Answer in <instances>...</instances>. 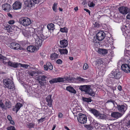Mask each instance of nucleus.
Listing matches in <instances>:
<instances>
[{
  "instance_id": "obj_18",
  "label": "nucleus",
  "mask_w": 130,
  "mask_h": 130,
  "mask_svg": "<svg viewBox=\"0 0 130 130\" xmlns=\"http://www.w3.org/2000/svg\"><path fill=\"white\" fill-rule=\"evenodd\" d=\"M42 35H43L41 32V30H37L35 31L33 37L34 39H36L37 37V38H38V39L39 38V40L41 39V36H42Z\"/></svg>"
},
{
  "instance_id": "obj_64",
  "label": "nucleus",
  "mask_w": 130,
  "mask_h": 130,
  "mask_svg": "<svg viewBox=\"0 0 130 130\" xmlns=\"http://www.w3.org/2000/svg\"><path fill=\"white\" fill-rule=\"evenodd\" d=\"M78 8L77 7H76L75 8H74V10L75 11H77V10H78Z\"/></svg>"
},
{
  "instance_id": "obj_50",
  "label": "nucleus",
  "mask_w": 130,
  "mask_h": 130,
  "mask_svg": "<svg viewBox=\"0 0 130 130\" xmlns=\"http://www.w3.org/2000/svg\"><path fill=\"white\" fill-rule=\"evenodd\" d=\"M14 23V21L13 20L9 21L8 22V23L10 24H12Z\"/></svg>"
},
{
  "instance_id": "obj_5",
  "label": "nucleus",
  "mask_w": 130,
  "mask_h": 130,
  "mask_svg": "<svg viewBox=\"0 0 130 130\" xmlns=\"http://www.w3.org/2000/svg\"><path fill=\"white\" fill-rule=\"evenodd\" d=\"M122 70L126 73L130 72V59L126 60V63L123 64L121 66Z\"/></svg>"
},
{
  "instance_id": "obj_61",
  "label": "nucleus",
  "mask_w": 130,
  "mask_h": 130,
  "mask_svg": "<svg viewBox=\"0 0 130 130\" xmlns=\"http://www.w3.org/2000/svg\"><path fill=\"white\" fill-rule=\"evenodd\" d=\"M130 120L127 123V126L128 127H129V126H130Z\"/></svg>"
},
{
  "instance_id": "obj_36",
  "label": "nucleus",
  "mask_w": 130,
  "mask_h": 130,
  "mask_svg": "<svg viewBox=\"0 0 130 130\" xmlns=\"http://www.w3.org/2000/svg\"><path fill=\"white\" fill-rule=\"evenodd\" d=\"M46 64L49 69L51 70L53 69V66L50 62H47Z\"/></svg>"
},
{
  "instance_id": "obj_28",
  "label": "nucleus",
  "mask_w": 130,
  "mask_h": 130,
  "mask_svg": "<svg viewBox=\"0 0 130 130\" xmlns=\"http://www.w3.org/2000/svg\"><path fill=\"white\" fill-rule=\"evenodd\" d=\"M2 61V62L5 64H8V63L9 61L8 59L5 57L4 56L2 58V60H1Z\"/></svg>"
},
{
  "instance_id": "obj_30",
  "label": "nucleus",
  "mask_w": 130,
  "mask_h": 130,
  "mask_svg": "<svg viewBox=\"0 0 130 130\" xmlns=\"http://www.w3.org/2000/svg\"><path fill=\"white\" fill-rule=\"evenodd\" d=\"M82 99L83 100V101L84 102H86L88 103L91 102L92 101L91 97L86 98L85 97H83L82 98Z\"/></svg>"
},
{
  "instance_id": "obj_22",
  "label": "nucleus",
  "mask_w": 130,
  "mask_h": 130,
  "mask_svg": "<svg viewBox=\"0 0 130 130\" xmlns=\"http://www.w3.org/2000/svg\"><path fill=\"white\" fill-rule=\"evenodd\" d=\"M8 64L9 66L14 68H17L19 65V63L15 62H13L10 60L9 61Z\"/></svg>"
},
{
  "instance_id": "obj_54",
  "label": "nucleus",
  "mask_w": 130,
  "mask_h": 130,
  "mask_svg": "<svg viewBox=\"0 0 130 130\" xmlns=\"http://www.w3.org/2000/svg\"><path fill=\"white\" fill-rule=\"evenodd\" d=\"M127 26H126V25H123L122 28H121L122 30V31H124L125 30V28H127Z\"/></svg>"
},
{
  "instance_id": "obj_1",
  "label": "nucleus",
  "mask_w": 130,
  "mask_h": 130,
  "mask_svg": "<svg viewBox=\"0 0 130 130\" xmlns=\"http://www.w3.org/2000/svg\"><path fill=\"white\" fill-rule=\"evenodd\" d=\"M90 87L91 86L90 85H82L79 86V89L81 91H84L86 93L92 96H94L95 93L92 91Z\"/></svg>"
},
{
  "instance_id": "obj_20",
  "label": "nucleus",
  "mask_w": 130,
  "mask_h": 130,
  "mask_svg": "<svg viewBox=\"0 0 130 130\" xmlns=\"http://www.w3.org/2000/svg\"><path fill=\"white\" fill-rule=\"evenodd\" d=\"M60 43L61 47H65L68 44V41L65 39L60 40Z\"/></svg>"
},
{
  "instance_id": "obj_24",
  "label": "nucleus",
  "mask_w": 130,
  "mask_h": 130,
  "mask_svg": "<svg viewBox=\"0 0 130 130\" xmlns=\"http://www.w3.org/2000/svg\"><path fill=\"white\" fill-rule=\"evenodd\" d=\"M51 97L52 95H49L46 98V101L48 103L47 105L50 107H51L52 105V103L53 101V100L51 99Z\"/></svg>"
},
{
  "instance_id": "obj_14",
  "label": "nucleus",
  "mask_w": 130,
  "mask_h": 130,
  "mask_svg": "<svg viewBox=\"0 0 130 130\" xmlns=\"http://www.w3.org/2000/svg\"><path fill=\"white\" fill-rule=\"evenodd\" d=\"M22 4L20 1H16L12 5L13 9L14 10H17L21 8Z\"/></svg>"
},
{
  "instance_id": "obj_33",
  "label": "nucleus",
  "mask_w": 130,
  "mask_h": 130,
  "mask_svg": "<svg viewBox=\"0 0 130 130\" xmlns=\"http://www.w3.org/2000/svg\"><path fill=\"white\" fill-rule=\"evenodd\" d=\"M59 52L61 54H67L68 53V50L66 49H60Z\"/></svg>"
},
{
  "instance_id": "obj_19",
  "label": "nucleus",
  "mask_w": 130,
  "mask_h": 130,
  "mask_svg": "<svg viewBox=\"0 0 130 130\" xmlns=\"http://www.w3.org/2000/svg\"><path fill=\"white\" fill-rule=\"evenodd\" d=\"M2 7L3 9L6 11H9L11 9V6L7 3L3 5Z\"/></svg>"
},
{
  "instance_id": "obj_35",
  "label": "nucleus",
  "mask_w": 130,
  "mask_h": 130,
  "mask_svg": "<svg viewBox=\"0 0 130 130\" xmlns=\"http://www.w3.org/2000/svg\"><path fill=\"white\" fill-rule=\"evenodd\" d=\"M4 29L9 32L11 31V29L12 28L11 26L8 25H7L5 27H4Z\"/></svg>"
},
{
  "instance_id": "obj_29",
  "label": "nucleus",
  "mask_w": 130,
  "mask_h": 130,
  "mask_svg": "<svg viewBox=\"0 0 130 130\" xmlns=\"http://www.w3.org/2000/svg\"><path fill=\"white\" fill-rule=\"evenodd\" d=\"M95 62V65L97 66H100L103 63V61L101 59L97 60Z\"/></svg>"
},
{
  "instance_id": "obj_40",
  "label": "nucleus",
  "mask_w": 130,
  "mask_h": 130,
  "mask_svg": "<svg viewBox=\"0 0 130 130\" xmlns=\"http://www.w3.org/2000/svg\"><path fill=\"white\" fill-rule=\"evenodd\" d=\"M50 83L51 84H53L54 83H56L57 82V78H54L51 79L49 81Z\"/></svg>"
},
{
  "instance_id": "obj_49",
  "label": "nucleus",
  "mask_w": 130,
  "mask_h": 130,
  "mask_svg": "<svg viewBox=\"0 0 130 130\" xmlns=\"http://www.w3.org/2000/svg\"><path fill=\"white\" fill-rule=\"evenodd\" d=\"M88 68V65L87 63H85L84 64L83 68L84 70L87 69Z\"/></svg>"
},
{
  "instance_id": "obj_46",
  "label": "nucleus",
  "mask_w": 130,
  "mask_h": 130,
  "mask_svg": "<svg viewBox=\"0 0 130 130\" xmlns=\"http://www.w3.org/2000/svg\"><path fill=\"white\" fill-rule=\"evenodd\" d=\"M8 130H16L14 126H11L8 128Z\"/></svg>"
},
{
  "instance_id": "obj_42",
  "label": "nucleus",
  "mask_w": 130,
  "mask_h": 130,
  "mask_svg": "<svg viewBox=\"0 0 130 130\" xmlns=\"http://www.w3.org/2000/svg\"><path fill=\"white\" fill-rule=\"evenodd\" d=\"M88 5L90 7H93L95 6V5L92 2L89 1L88 2Z\"/></svg>"
},
{
  "instance_id": "obj_53",
  "label": "nucleus",
  "mask_w": 130,
  "mask_h": 130,
  "mask_svg": "<svg viewBox=\"0 0 130 130\" xmlns=\"http://www.w3.org/2000/svg\"><path fill=\"white\" fill-rule=\"evenodd\" d=\"M7 118L8 120L9 121L12 120V118L11 116L9 115L8 116Z\"/></svg>"
},
{
  "instance_id": "obj_59",
  "label": "nucleus",
  "mask_w": 130,
  "mask_h": 130,
  "mask_svg": "<svg viewBox=\"0 0 130 130\" xmlns=\"http://www.w3.org/2000/svg\"><path fill=\"white\" fill-rule=\"evenodd\" d=\"M10 121V123L11 124L13 125H14V121H13L11 120Z\"/></svg>"
},
{
  "instance_id": "obj_2",
  "label": "nucleus",
  "mask_w": 130,
  "mask_h": 130,
  "mask_svg": "<svg viewBox=\"0 0 130 130\" xmlns=\"http://www.w3.org/2000/svg\"><path fill=\"white\" fill-rule=\"evenodd\" d=\"M89 110L99 119H106L107 118V116L106 115L101 114L95 109L90 108L89 109Z\"/></svg>"
},
{
  "instance_id": "obj_9",
  "label": "nucleus",
  "mask_w": 130,
  "mask_h": 130,
  "mask_svg": "<svg viewBox=\"0 0 130 130\" xmlns=\"http://www.w3.org/2000/svg\"><path fill=\"white\" fill-rule=\"evenodd\" d=\"M127 106L126 105H118L117 107L119 112L121 113L122 115L127 110Z\"/></svg>"
},
{
  "instance_id": "obj_38",
  "label": "nucleus",
  "mask_w": 130,
  "mask_h": 130,
  "mask_svg": "<svg viewBox=\"0 0 130 130\" xmlns=\"http://www.w3.org/2000/svg\"><path fill=\"white\" fill-rule=\"evenodd\" d=\"M84 126L88 129L89 130L91 129V128H93L91 124L89 125L85 124L84 125Z\"/></svg>"
},
{
  "instance_id": "obj_32",
  "label": "nucleus",
  "mask_w": 130,
  "mask_h": 130,
  "mask_svg": "<svg viewBox=\"0 0 130 130\" xmlns=\"http://www.w3.org/2000/svg\"><path fill=\"white\" fill-rule=\"evenodd\" d=\"M54 25L53 24L51 23L47 25V27L48 30H51L54 29Z\"/></svg>"
},
{
  "instance_id": "obj_63",
  "label": "nucleus",
  "mask_w": 130,
  "mask_h": 130,
  "mask_svg": "<svg viewBox=\"0 0 130 130\" xmlns=\"http://www.w3.org/2000/svg\"><path fill=\"white\" fill-rule=\"evenodd\" d=\"M56 127V125H53V127L52 130H54L55 129V128Z\"/></svg>"
},
{
  "instance_id": "obj_52",
  "label": "nucleus",
  "mask_w": 130,
  "mask_h": 130,
  "mask_svg": "<svg viewBox=\"0 0 130 130\" xmlns=\"http://www.w3.org/2000/svg\"><path fill=\"white\" fill-rule=\"evenodd\" d=\"M45 118H41L38 120V121L40 122H43L45 120Z\"/></svg>"
},
{
  "instance_id": "obj_48",
  "label": "nucleus",
  "mask_w": 130,
  "mask_h": 130,
  "mask_svg": "<svg viewBox=\"0 0 130 130\" xmlns=\"http://www.w3.org/2000/svg\"><path fill=\"white\" fill-rule=\"evenodd\" d=\"M60 31L61 32H66L67 31V30L66 29V28H61L60 29Z\"/></svg>"
},
{
  "instance_id": "obj_34",
  "label": "nucleus",
  "mask_w": 130,
  "mask_h": 130,
  "mask_svg": "<svg viewBox=\"0 0 130 130\" xmlns=\"http://www.w3.org/2000/svg\"><path fill=\"white\" fill-rule=\"evenodd\" d=\"M58 55L57 54L54 53L51 54L50 56L52 60L54 59H55L57 58L58 57Z\"/></svg>"
},
{
  "instance_id": "obj_8",
  "label": "nucleus",
  "mask_w": 130,
  "mask_h": 130,
  "mask_svg": "<svg viewBox=\"0 0 130 130\" xmlns=\"http://www.w3.org/2000/svg\"><path fill=\"white\" fill-rule=\"evenodd\" d=\"M46 76L42 75H39L38 77L37 80L41 86H43L44 83H46L47 82L46 78H47Z\"/></svg>"
},
{
  "instance_id": "obj_47",
  "label": "nucleus",
  "mask_w": 130,
  "mask_h": 130,
  "mask_svg": "<svg viewBox=\"0 0 130 130\" xmlns=\"http://www.w3.org/2000/svg\"><path fill=\"white\" fill-rule=\"evenodd\" d=\"M57 82H63L64 81L63 79L62 78H57Z\"/></svg>"
},
{
  "instance_id": "obj_17",
  "label": "nucleus",
  "mask_w": 130,
  "mask_h": 130,
  "mask_svg": "<svg viewBox=\"0 0 130 130\" xmlns=\"http://www.w3.org/2000/svg\"><path fill=\"white\" fill-rule=\"evenodd\" d=\"M111 116L115 118L118 119L121 117L122 116V115L119 112H114L111 113Z\"/></svg>"
},
{
  "instance_id": "obj_23",
  "label": "nucleus",
  "mask_w": 130,
  "mask_h": 130,
  "mask_svg": "<svg viewBox=\"0 0 130 130\" xmlns=\"http://www.w3.org/2000/svg\"><path fill=\"white\" fill-rule=\"evenodd\" d=\"M22 106L23 105L22 104H21L19 103H17L16 104L15 107L13 108L12 110L14 111H16L17 113Z\"/></svg>"
},
{
  "instance_id": "obj_60",
  "label": "nucleus",
  "mask_w": 130,
  "mask_h": 130,
  "mask_svg": "<svg viewBox=\"0 0 130 130\" xmlns=\"http://www.w3.org/2000/svg\"><path fill=\"white\" fill-rule=\"evenodd\" d=\"M84 10H85L86 12H88L89 14H90V12L89 10L87 9H85Z\"/></svg>"
},
{
  "instance_id": "obj_43",
  "label": "nucleus",
  "mask_w": 130,
  "mask_h": 130,
  "mask_svg": "<svg viewBox=\"0 0 130 130\" xmlns=\"http://www.w3.org/2000/svg\"><path fill=\"white\" fill-rule=\"evenodd\" d=\"M32 1L33 3L35 4H38L40 3H42V2L41 0H32Z\"/></svg>"
},
{
  "instance_id": "obj_55",
  "label": "nucleus",
  "mask_w": 130,
  "mask_h": 130,
  "mask_svg": "<svg viewBox=\"0 0 130 130\" xmlns=\"http://www.w3.org/2000/svg\"><path fill=\"white\" fill-rule=\"evenodd\" d=\"M44 70H48V68L46 65H44Z\"/></svg>"
},
{
  "instance_id": "obj_45",
  "label": "nucleus",
  "mask_w": 130,
  "mask_h": 130,
  "mask_svg": "<svg viewBox=\"0 0 130 130\" xmlns=\"http://www.w3.org/2000/svg\"><path fill=\"white\" fill-rule=\"evenodd\" d=\"M0 106L2 108H5V106L2 102V101L0 100Z\"/></svg>"
},
{
  "instance_id": "obj_10",
  "label": "nucleus",
  "mask_w": 130,
  "mask_h": 130,
  "mask_svg": "<svg viewBox=\"0 0 130 130\" xmlns=\"http://www.w3.org/2000/svg\"><path fill=\"white\" fill-rule=\"evenodd\" d=\"M119 12L123 14H126L130 12L129 8L125 6H121L118 8Z\"/></svg>"
},
{
  "instance_id": "obj_7",
  "label": "nucleus",
  "mask_w": 130,
  "mask_h": 130,
  "mask_svg": "<svg viewBox=\"0 0 130 130\" xmlns=\"http://www.w3.org/2000/svg\"><path fill=\"white\" fill-rule=\"evenodd\" d=\"M35 31L34 29H32L28 30H23L22 31L23 35L25 37H28L31 36L33 37Z\"/></svg>"
},
{
  "instance_id": "obj_57",
  "label": "nucleus",
  "mask_w": 130,
  "mask_h": 130,
  "mask_svg": "<svg viewBox=\"0 0 130 130\" xmlns=\"http://www.w3.org/2000/svg\"><path fill=\"white\" fill-rule=\"evenodd\" d=\"M126 18L127 19H130V13H128L127 15Z\"/></svg>"
},
{
  "instance_id": "obj_21",
  "label": "nucleus",
  "mask_w": 130,
  "mask_h": 130,
  "mask_svg": "<svg viewBox=\"0 0 130 130\" xmlns=\"http://www.w3.org/2000/svg\"><path fill=\"white\" fill-rule=\"evenodd\" d=\"M24 4L26 6L29 7H32L34 4L32 0H27L24 2Z\"/></svg>"
},
{
  "instance_id": "obj_15",
  "label": "nucleus",
  "mask_w": 130,
  "mask_h": 130,
  "mask_svg": "<svg viewBox=\"0 0 130 130\" xmlns=\"http://www.w3.org/2000/svg\"><path fill=\"white\" fill-rule=\"evenodd\" d=\"M10 47L11 48L14 49V50H18L19 49L21 50L22 49V48L20 47V45L15 42L11 43L10 44Z\"/></svg>"
},
{
  "instance_id": "obj_37",
  "label": "nucleus",
  "mask_w": 130,
  "mask_h": 130,
  "mask_svg": "<svg viewBox=\"0 0 130 130\" xmlns=\"http://www.w3.org/2000/svg\"><path fill=\"white\" fill-rule=\"evenodd\" d=\"M6 106V107L10 108L11 106V103L9 101H6L5 103Z\"/></svg>"
},
{
  "instance_id": "obj_11",
  "label": "nucleus",
  "mask_w": 130,
  "mask_h": 130,
  "mask_svg": "<svg viewBox=\"0 0 130 130\" xmlns=\"http://www.w3.org/2000/svg\"><path fill=\"white\" fill-rule=\"evenodd\" d=\"M121 73L118 70L113 71L110 74L111 77L116 79H119L121 77Z\"/></svg>"
},
{
  "instance_id": "obj_16",
  "label": "nucleus",
  "mask_w": 130,
  "mask_h": 130,
  "mask_svg": "<svg viewBox=\"0 0 130 130\" xmlns=\"http://www.w3.org/2000/svg\"><path fill=\"white\" fill-rule=\"evenodd\" d=\"M42 73V72L40 70H35L34 71H31L30 72L29 74L30 76L35 77L38 76V75Z\"/></svg>"
},
{
  "instance_id": "obj_27",
  "label": "nucleus",
  "mask_w": 130,
  "mask_h": 130,
  "mask_svg": "<svg viewBox=\"0 0 130 130\" xmlns=\"http://www.w3.org/2000/svg\"><path fill=\"white\" fill-rule=\"evenodd\" d=\"M66 89L69 92L74 94L76 93V91L71 86H67V87Z\"/></svg>"
},
{
  "instance_id": "obj_62",
  "label": "nucleus",
  "mask_w": 130,
  "mask_h": 130,
  "mask_svg": "<svg viewBox=\"0 0 130 130\" xmlns=\"http://www.w3.org/2000/svg\"><path fill=\"white\" fill-rule=\"evenodd\" d=\"M8 16L10 17H12V15L10 13H8Z\"/></svg>"
},
{
  "instance_id": "obj_6",
  "label": "nucleus",
  "mask_w": 130,
  "mask_h": 130,
  "mask_svg": "<svg viewBox=\"0 0 130 130\" xmlns=\"http://www.w3.org/2000/svg\"><path fill=\"white\" fill-rule=\"evenodd\" d=\"M77 117L78 121L81 124H84L86 122L87 118L86 116L84 114L80 113L78 115Z\"/></svg>"
},
{
  "instance_id": "obj_12",
  "label": "nucleus",
  "mask_w": 130,
  "mask_h": 130,
  "mask_svg": "<svg viewBox=\"0 0 130 130\" xmlns=\"http://www.w3.org/2000/svg\"><path fill=\"white\" fill-rule=\"evenodd\" d=\"M96 38L99 41L102 40L105 36V34L103 31L98 32L96 35Z\"/></svg>"
},
{
  "instance_id": "obj_58",
  "label": "nucleus",
  "mask_w": 130,
  "mask_h": 130,
  "mask_svg": "<svg viewBox=\"0 0 130 130\" xmlns=\"http://www.w3.org/2000/svg\"><path fill=\"white\" fill-rule=\"evenodd\" d=\"M118 89L120 91H121L122 90V87L121 86H119L118 87Z\"/></svg>"
},
{
  "instance_id": "obj_4",
  "label": "nucleus",
  "mask_w": 130,
  "mask_h": 130,
  "mask_svg": "<svg viewBox=\"0 0 130 130\" xmlns=\"http://www.w3.org/2000/svg\"><path fill=\"white\" fill-rule=\"evenodd\" d=\"M19 22L22 25L26 27L31 24V21L30 19L27 17H25L20 18Z\"/></svg>"
},
{
  "instance_id": "obj_26",
  "label": "nucleus",
  "mask_w": 130,
  "mask_h": 130,
  "mask_svg": "<svg viewBox=\"0 0 130 130\" xmlns=\"http://www.w3.org/2000/svg\"><path fill=\"white\" fill-rule=\"evenodd\" d=\"M98 53L100 54L105 55L108 53L107 50L104 49L99 48L98 51Z\"/></svg>"
},
{
  "instance_id": "obj_51",
  "label": "nucleus",
  "mask_w": 130,
  "mask_h": 130,
  "mask_svg": "<svg viewBox=\"0 0 130 130\" xmlns=\"http://www.w3.org/2000/svg\"><path fill=\"white\" fill-rule=\"evenodd\" d=\"M62 62V60L60 59H58L56 61V63L58 64H61Z\"/></svg>"
},
{
  "instance_id": "obj_25",
  "label": "nucleus",
  "mask_w": 130,
  "mask_h": 130,
  "mask_svg": "<svg viewBox=\"0 0 130 130\" xmlns=\"http://www.w3.org/2000/svg\"><path fill=\"white\" fill-rule=\"evenodd\" d=\"M27 50L28 51L31 52H34L36 50V47L34 45H30L27 47Z\"/></svg>"
},
{
  "instance_id": "obj_44",
  "label": "nucleus",
  "mask_w": 130,
  "mask_h": 130,
  "mask_svg": "<svg viewBox=\"0 0 130 130\" xmlns=\"http://www.w3.org/2000/svg\"><path fill=\"white\" fill-rule=\"evenodd\" d=\"M19 65H20L21 67H23V68H27L29 66V65L27 64H22L20 63H19Z\"/></svg>"
},
{
  "instance_id": "obj_41",
  "label": "nucleus",
  "mask_w": 130,
  "mask_h": 130,
  "mask_svg": "<svg viewBox=\"0 0 130 130\" xmlns=\"http://www.w3.org/2000/svg\"><path fill=\"white\" fill-rule=\"evenodd\" d=\"M109 102H111L114 105L115 104H117L116 102L114 101L111 99L107 101L106 102V103H109Z\"/></svg>"
},
{
  "instance_id": "obj_13",
  "label": "nucleus",
  "mask_w": 130,
  "mask_h": 130,
  "mask_svg": "<svg viewBox=\"0 0 130 130\" xmlns=\"http://www.w3.org/2000/svg\"><path fill=\"white\" fill-rule=\"evenodd\" d=\"M41 37V39H40L39 40V38L38 39V38H37V37H36L37 38H36V39H34L35 40L36 45L38 47L41 46L42 45V43L44 40L45 37L43 35H42V36Z\"/></svg>"
},
{
  "instance_id": "obj_56",
  "label": "nucleus",
  "mask_w": 130,
  "mask_h": 130,
  "mask_svg": "<svg viewBox=\"0 0 130 130\" xmlns=\"http://www.w3.org/2000/svg\"><path fill=\"white\" fill-rule=\"evenodd\" d=\"M58 117L59 118H62L63 117V115L61 113H58Z\"/></svg>"
},
{
  "instance_id": "obj_31",
  "label": "nucleus",
  "mask_w": 130,
  "mask_h": 130,
  "mask_svg": "<svg viewBox=\"0 0 130 130\" xmlns=\"http://www.w3.org/2000/svg\"><path fill=\"white\" fill-rule=\"evenodd\" d=\"M76 80L78 81L79 83H81L86 81L87 79L79 77L76 78Z\"/></svg>"
},
{
  "instance_id": "obj_3",
  "label": "nucleus",
  "mask_w": 130,
  "mask_h": 130,
  "mask_svg": "<svg viewBox=\"0 0 130 130\" xmlns=\"http://www.w3.org/2000/svg\"><path fill=\"white\" fill-rule=\"evenodd\" d=\"M3 82L6 88L12 89L14 87L13 82L9 78H7L4 79L3 80Z\"/></svg>"
},
{
  "instance_id": "obj_39",
  "label": "nucleus",
  "mask_w": 130,
  "mask_h": 130,
  "mask_svg": "<svg viewBox=\"0 0 130 130\" xmlns=\"http://www.w3.org/2000/svg\"><path fill=\"white\" fill-rule=\"evenodd\" d=\"M57 3H54L52 7L53 9V11L55 12L56 11V9L57 8Z\"/></svg>"
}]
</instances>
